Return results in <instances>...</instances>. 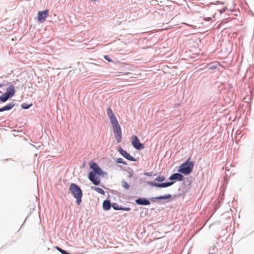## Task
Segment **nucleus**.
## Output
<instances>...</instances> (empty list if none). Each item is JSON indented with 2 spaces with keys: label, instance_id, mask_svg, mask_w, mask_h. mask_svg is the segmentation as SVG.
Wrapping results in <instances>:
<instances>
[{
  "label": "nucleus",
  "instance_id": "4468645a",
  "mask_svg": "<svg viewBox=\"0 0 254 254\" xmlns=\"http://www.w3.org/2000/svg\"><path fill=\"white\" fill-rule=\"evenodd\" d=\"M111 202L108 200H105L103 203V208L105 210H108L111 208Z\"/></svg>",
  "mask_w": 254,
  "mask_h": 254
},
{
  "label": "nucleus",
  "instance_id": "2eb2a0df",
  "mask_svg": "<svg viewBox=\"0 0 254 254\" xmlns=\"http://www.w3.org/2000/svg\"><path fill=\"white\" fill-rule=\"evenodd\" d=\"M115 137L118 142H120L121 141L122 136V132H118L114 133Z\"/></svg>",
  "mask_w": 254,
  "mask_h": 254
},
{
  "label": "nucleus",
  "instance_id": "f03ea898",
  "mask_svg": "<svg viewBox=\"0 0 254 254\" xmlns=\"http://www.w3.org/2000/svg\"><path fill=\"white\" fill-rule=\"evenodd\" d=\"M190 157L186 162L181 164L178 169L179 172L185 175H189L192 172L194 164L193 162L190 161Z\"/></svg>",
  "mask_w": 254,
  "mask_h": 254
},
{
  "label": "nucleus",
  "instance_id": "dca6fc26",
  "mask_svg": "<svg viewBox=\"0 0 254 254\" xmlns=\"http://www.w3.org/2000/svg\"><path fill=\"white\" fill-rule=\"evenodd\" d=\"M91 188L92 190H93L96 191L97 192H98L100 194H105L104 190L100 188L96 187H91Z\"/></svg>",
  "mask_w": 254,
  "mask_h": 254
},
{
  "label": "nucleus",
  "instance_id": "b1692460",
  "mask_svg": "<svg viewBox=\"0 0 254 254\" xmlns=\"http://www.w3.org/2000/svg\"><path fill=\"white\" fill-rule=\"evenodd\" d=\"M99 167L97 164L95 163H93L90 165V168L93 169L94 171L97 168V167Z\"/></svg>",
  "mask_w": 254,
  "mask_h": 254
},
{
  "label": "nucleus",
  "instance_id": "ddd939ff",
  "mask_svg": "<svg viewBox=\"0 0 254 254\" xmlns=\"http://www.w3.org/2000/svg\"><path fill=\"white\" fill-rule=\"evenodd\" d=\"M14 106V104L13 103H10L7 105L0 108V112L9 110L11 109Z\"/></svg>",
  "mask_w": 254,
  "mask_h": 254
},
{
  "label": "nucleus",
  "instance_id": "bb28decb",
  "mask_svg": "<svg viewBox=\"0 0 254 254\" xmlns=\"http://www.w3.org/2000/svg\"><path fill=\"white\" fill-rule=\"evenodd\" d=\"M204 19L206 21H209V20H211V18L210 17H208L207 18H204Z\"/></svg>",
  "mask_w": 254,
  "mask_h": 254
},
{
  "label": "nucleus",
  "instance_id": "20e7f679",
  "mask_svg": "<svg viewBox=\"0 0 254 254\" xmlns=\"http://www.w3.org/2000/svg\"><path fill=\"white\" fill-rule=\"evenodd\" d=\"M49 14V10L46 9L44 11H40L38 13V19L39 21L43 22L45 21Z\"/></svg>",
  "mask_w": 254,
  "mask_h": 254
},
{
  "label": "nucleus",
  "instance_id": "5701e85b",
  "mask_svg": "<svg viewBox=\"0 0 254 254\" xmlns=\"http://www.w3.org/2000/svg\"><path fill=\"white\" fill-rule=\"evenodd\" d=\"M116 162L118 163H122L123 164H126V163L125 161L123 160L122 158H117L116 160Z\"/></svg>",
  "mask_w": 254,
  "mask_h": 254
},
{
  "label": "nucleus",
  "instance_id": "9b49d317",
  "mask_svg": "<svg viewBox=\"0 0 254 254\" xmlns=\"http://www.w3.org/2000/svg\"><path fill=\"white\" fill-rule=\"evenodd\" d=\"M114 133L121 131V127L118 121L111 123Z\"/></svg>",
  "mask_w": 254,
  "mask_h": 254
},
{
  "label": "nucleus",
  "instance_id": "cd10ccee",
  "mask_svg": "<svg viewBox=\"0 0 254 254\" xmlns=\"http://www.w3.org/2000/svg\"><path fill=\"white\" fill-rule=\"evenodd\" d=\"M113 208L115 209V208H120V207H119V206H116V205H115V204H114V205H113Z\"/></svg>",
  "mask_w": 254,
  "mask_h": 254
},
{
  "label": "nucleus",
  "instance_id": "39448f33",
  "mask_svg": "<svg viewBox=\"0 0 254 254\" xmlns=\"http://www.w3.org/2000/svg\"><path fill=\"white\" fill-rule=\"evenodd\" d=\"M89 179L95 185H98L100 183V180L97 177L95 173L90 172L88 175Z\"/></svg>",
  "mask_w": 254,
  "mask_h": 254
},
{
  "label": "nucleus",
  "instance_id": "393cba45",
  "mask_svg": "<svg viewBox=\"0 0 254 254\" xmlns=\"http://www.w3.org/2000/svg\"><path fill=\"white\" fill-rule=\"evenodd\" d=\"M104 58L107 60L108 61V62H111L112 60H111V59L108 57V56H107V55H105L104 56Z\"/></svg>",
  "mask_w": 254,
  "mask_h": 254
},
{
  "label": "nucleus",
  "instance_id": "a211bd4d",
  "mask_svg": "<svg viewBox=\"0 0 254 254\" xmlns=\"http://www.w3.org/2000/svg\"><path fill=\"white\" fill-rule=\"evenodd\" d=\"M122 187L126 189H128L129 188V185L128 184V183L125 181H123L122 182Z\"/></svg>",
  "mask_w": 254,
  "mask_h": 254
},
{
  "label": "nucleus",
  "instance_id": "7ed1b4c3",
  "mask_svg": "<svg viewBox=\"0 0 254 254\" xmlns=\"http://www.w3.org/2000/svg\"><path fill=\"white\" fill-rule=\"evenodd\" d=\"M130 141L132 145L136 149L140 150L144 148L143 144L141 143L137 136L133 135L130 137Z\"/></svg>",
  "mask_w": 254,
  "mask_h": 254
},
{
  "label": "nucleus",
  "instance_id": "aec40b11",
  "mask_svg": "<svg viewBox=\"0 0 254 254\" xmlns=\"http://www.w3.org/2000/svg\"><path fill=\"white\" fill-rule=\"evenodd\" d=\"M165 178L163 176H159L155 178V180L158 182H163L165 180Z\"/></svg>",
  "mask_w": 254,
  "mask_h": 254
},
{
  "label": "nucleus",
  "instance_id": "f3484780",
  "mask_svg": "<svg viewBox=\"0 0 254 254\" xmlns=\"http://www.w3.org/2000/svg\"><path fill=\"white\" fill-rule=\"evenodd\" d=\"M171 197V195L170 194L165 195L159 196L155 198L156 199H166Z\"/></svg>",
  "mask_w": 254,
  "mask_h": 254
},
{
  "label": "nucleus",
  "instance_id": "a878e982",
  "mask_svg": "<svg viewBox=\"0 0 254 254\" xmlns=\"http://www.w3.org/2000/svg\"><path fill=\"white\" fill-rule=\"evenodd\" d=\"M22 107L23 109H28L29 107V106H24L23 105H22Z\"/></svg>",
  "mask_w": 254,
  "mask_h": 254
},
{
  "label": "nucleus",
  "instance_id": "f257e3e1",
  "mask_svg": "<svg viewBox=\"0 0 254 254\" xmlns=\"http://www.w3.org/2000/svg\"><path fill=\"white\" fill-rule=\"evenodd\" d=\"M69 190L73 196L76 198L77 204L80 205L83 195L82 191L81 189L77 185L72 183L70 185Z\"/></svg>",
  "mask_w": 254,
  "mask_h": 254
},
{
  "label": "nucleus",
  "instance_id": "0eeeda50",
  "mask_svg": "<svg viewBox=\"0 0 254 254\" xmlns=\"http://www.w3.org/2000/svg\"><path fill=\"white\" fill-rule=\"evenodd\" d=\"M119 151L120 153V154L123 156L125 158L127 159V160L129 161H133L135 160L134 158L131 156L126 151L123 149L122 148H120L119 149Z\"/></svg>",
  "mask_w": 254,
  "mask_h": 254
},
{
  "label": "nucleus",
  "instance_id": "f8f14e48",
  "mask_svg": "<svg viewBox=\"0 0 254 254\" xmlns=\"http://www.w3.org/2000/svg\"><path fill=\"white\" fill-rule=\"evenodd\" d=\"M135 202L139 205H149L150 201L145 198H138L135 200Z\"/></svg>",
  "mask_w": 254,
  "mask_h": 254
},
{
  "label": "nucleus",
  "instance_id": "4be33fe9",
  "mask_svg": "<svg viewBox=\"0 0 254 254\" xmlns=\"http://www.w3.org/2000/svg\"><path fill=\"white\" fill-rule=\"evenodd\" d=\"M115 210H121L125 211H129L130 208L129 207H120V208H115Z\"/></svg>",
  "mask_w": 254,
  "mask_h": 254
},
{
  "label": "nucleus",
  "instance_id": "c85d7f7f",
  "mask_svg": "<svg viewBox=\"0 0 254 254\" xmlns=\"http://www.w3.org/2000/svg\"><path fill=\"white\" fill-rule=\"evenodd\" d=\"M1 86H2V85L0 84V87H1Z\"/></svg>",
  "mask_w": 254,
  "mask_h": 254
},
{
  "label": "nucleus",
  "instance_id": "412c9836",
  "mask_svg": "<svg viewBox=\"0 0 254 254\" xmlns=\"http://www.w3.org/2000/svg\"><path fill=\"white\" fill-rule=\"evenodd\" d=\"M8 98L4 94L3 96H0V101L2 102H5L8 100Z\"/></svg>",
  "mask_w": 254,
  "mask_h": 254
},
{
  "label": "nucleus",
  "instance_id": "423d86ee",
  "mask_svg": "<svg viewBox=\"0 0 254 254\" xmlns=\"http://www.w3.org/2000/svg\"><path fill=\"white\" fill-rule=\"evenodd\" d=\"M148 184L152 186H154L158 188H166L172 185L174 182H167L164 183L158 184L153 182H149Z\"/></svg>",
  "mask_w": 254,
  "mask_h": 254
},
{
  "label": "nucleus",
  "instance_id": "9d476101",
  "mask_svg": "<svg viewBox=\"0 0 254 254\" xmlns=\"http://www.w3.org/2000/svg\"><path fill=\"white\" fill-rule=\"evenodd\" d=\"M170 180H178L181 181L183 180V176L179 173H175L172 174L169 178Z\"/></svg>",
  "mask_w": 254,
  "mask_h": 254
},
{
  "label": "nucleus",
  "instance_id": "1a4fd4ad",
  "mask_svg": "<svg viewBox=\"0 0 254 254\" xmlns=\"http://www.w3.org/2000/svg\"><path fill=\"white\" fill-rule=\"evenodd\" d=\"M15 92V91L14 86L13 85H11L8 88H7L4 94L9 98L13 96Z\"/></svg>",
  "mask_w": 254,
  "mask_h": 254
},
{
  "label": "nucleus",
  "instance_id": "6ab92c4d",
  "mask_svg": "<svg viewBox=\"0 0 254 254\" xmlns=\"http://www.w3.org/2000/svg\"><path fill=\"white\" fill-rule=\"evenodd\" d=\"M95 174H97L99 175H100L102 174V169L99 167H98L96 169L94 170V172Z\"/></svg>",
  "mask_w": 254,
  "mask_h": 254
},
{
  "label": "nucleus",
  "instance_id": "6e6552de",
  "mask_svg": "<svg viewBox=\"0 0 254 254\" xmlns=\"http://www.w3.org/2000/svg\"><path fill=\"white\" fill-rule=\"evenodd\" d=\"M107 115L108 116L109 118L110 119L111 123L118 121L112 110L110 108H108L107 110Z\"/></svg>",
  "mask_w": 254,
  "mask_h": 254
}]
</instances>
